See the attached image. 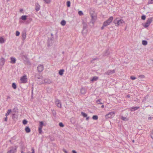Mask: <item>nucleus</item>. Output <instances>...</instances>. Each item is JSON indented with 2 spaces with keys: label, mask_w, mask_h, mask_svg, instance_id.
Masks as SVG:
<instances>
[{
  "label": "nucleus",
  "mask_w": 153,
  "mask_h": 153,
  "mask_svg": "<svg viewBox=\"0 0 153 153\" xmlns=\"http://www.w3.org/2000/svg\"><path fill=\"white\" fill-rule=\"evenodd\" d=\"M113 22L116 26L118 27L122 25L123 23H125V22L122 19H120L119 18H117L114 20Z\"/></svg>",
  "instance_id": "nucleus-1"
},
{
  "label": "nucleus",
  "mask_w": 153,
  "mask_h": 153,
  "mask_svg": "<svg viewBox=\"0 0 153 153\" xmlns=\"http://www.w3.org/2000/svg\"><path fill=\"white\" fill-rule=\"evenodd\" d=\"M153 18L151 17L149 18L146 20V22L143 25V26L145 28H146L149 27L150 24L153 21Z\"/></svg>",
  "instance_id": "nucleus-2"
},
{
  "label": "nucleus",
  "mask_w": 153,
  "mask_h": 153,
  "mask_svg": "<svg viewBox=\"0 0 153 153\" xmlns=\"http://www.w3.org/2000/svg\"><path fill=\"white\" fill-rule=\"evenodd\" d=\"M115 112L114 111H111L108 113L105 116L106 119L112 118L115 115Z\"/></svg>",
  "instance_id": "nucleus-3"
},
{
  "label": "nucleus",
  "mask_w": 153,
  "mask_h": 153,
  "mask_svg": "<svg viewBox=\"0 0 153 153\" xmlns=\"http://www.w3.org/2000/svg\"><path fill=\"white\" fill-rule=\"evenodd\" d=\"M113 19V17L112 16H111L109 17L108 20L105 21L103 23L105 25L104 26H107L109 25L110 23L112 22Z\"/></svg>",
  "instance_id": "nucleus-4"
},
{
  "label": "nucleus",
  "mask_w": 153,
  "mask_h": 153,
  "mask_svg": "<svg viewBox=\"0 0 153 153\" xmlns=\"http://www.w3.org/2000/svg\"><path fill=\"white\" fill-rule=\"evenodd\" d=\"M17 148L16 146L10 147L9 148V150L7 152V153H14L16 151Z\"/></svg>",
  "instance_id": "nucleus-5"
},
{
  "label": "nucleus",
  "mask_w": 153,
  "mask_h": 153,
  "mask_svg": "<svg viewBox=\"0 0 153 153\" xmlns=\"http://www.w3.org/2000/svg\"><path fill=\"white\" fill-rule=\"evenodd\" d=\"M115 73V70H109L105 72L104 74V75H109L114 74Z\"/></svg>",
  "instance_id": "nucleus-6"
},
{
  "label": "nucleus",
  "mask_w": 153,
  "mask_h": 153,
  "mask_svg": "<svg viewBox=\"0 0 153 153\" xmlns=\"http://www.w3.org/2000/svg\"><path fill=\"white\" fill-rule=\"evenodd\" d=\"M22 82L23 83H25L27 82V78L26 75L23 76L20 79Z\"/></svg>",
  "instance_id": "nucleus-7"
},
{
  "label": "nucleus",
  "mask_w": 153,
  "mask_h": 153,
  "mask_svg": "<svg viewBox=\"0 0 153 153\" xmlns=\"http://www.w3.org/2000/svg\"><path fill=\"white\" fill-rule=\"evenodd\" d=\"M43 69L44 66L43 65H40L38 66L37 70L39 72H41Z\"/></svg>",
  "instance_id": "nucleus-8"
},
{
  "label": "nucleus",
  "mask_w": 153,
  "mask_h": 153,
  "mask_svg": "<svg viewBox=\"0 0 153 153\" xmlns=\"http://www.w3.org/2000/svg\"><path fill=\"white\" fill-rule=\"evenodd\" d=\"M55 103L58 107L59 108L61 107V103L60 100L58 99H56L55 101Z\"/></svg>",
  "instance_id": "nucleus-9"
},
{
  "label": "nucleus",
  "mask_w": 153,
  "mask_h": 153,
  "mask_svg": "<svg viewBox=\"0 0 153 153\" xmlns=\"http://www.w3.org/2000/svg\"><path fill=\"white\" fill-rule=\"evenodd\" d=\"M87 27V25L86 24L84 23H83V30L82 31V33L83 34L84 33V31L85 30V33H87V30H86Z\"/></svg>",
  "instance_id": "nucleus-10"
},
{
  "label": "nucleus",
  "mask_w": 153,
  "mask_h": 153,
  "mask_svg": "<svg viewBox=\"0 0 153 153\" xmlns=\"http://www.w3.org/2000/svg\"><path fill=\"white\" fill-rule=\"evenodd\" d=\"M35 10L36 12L39 11L40 9V6L38 3L35 4Z\"/></svg>",
  "instance_id": "nucleus-11"
},
{
  "label": "nucleus",
  "mask_w": 153,
  "mask_h": 153,
  "mask_svg": "<svg viewBox=\"0 0 153 153\" xmlns=\"http://www.w3.org/2000/svg\"><path fill=\"white\" fill-rule=\"evenodd\" d=\"M139 108H140L139 107L137 106L133 107L132 108H129V109L131 111H134Z\"/></svg>",
  "instance_id": "nucleus-12"
},
{
  "label": "nucleus",
  "mask_w": 153,
  "mask_h": 153,
  "mask_svg": "<svg viewBox=\"0 0 153 153\" xmlns=\"http://www.w3.org/2000/svg\"><path fill=\"white\" fill-rule=\"evenodd\" d=\"M91 16V21L93 22H94V20L96 19V17L92 13H90Z\"/></svg>",
  "instance_id": "nucleus-13"
},
{
  "label": "nucleus",
  "mask_w": 153,
  "mask_h": 153,
  "mask_svg": "<svg viewBox=\"0 0 153 153\" xmlns=\"http://www.w3.org/2000/svg\"><path fill=\"white\" fill-rule=\"evenodd\" d=\"M5 62V59L3 57H2L0 59V65H1L3 66L4 65V62Z\"/></svg>",
  "instance_id": "nucleus-14"
},
{
  "label": "nucleus",
  "mask_w": 153,
  "mask_h": 153,
  "mask_svg": "<svg viewBox=\"0 0 153 153\" xmlns=\"http://www.w3.org/2000/svg\"><path fill=\"white\" fill-rule=\"evenodd\" d=\"M22 40H24L26 38V33L25 32H23L22 33Z\"/></svg>",
  "instance_id": "nucleus-15"
},
{
  "label": "nucleus",
  "mask_w": 153,
  "mask_h": 153,
  "mask_svg": "<svg viewBox=\"0 0 153 153\" xmlns=\"http://www.w3.org/2000/svg\"><path fill=\"white\" fill-rule=\"evenodd\" d=\"M80 92L82 94H85L86 93V91L85 88H81L80 90Z\"/></svg>",
  "instance_id": "nucleus-16"
},
{
  "label": "nucleus",
  "mask_w": 153,
  "mask_h": 153,
  "mask_svg": "<svg viewBox=\"0 0 153 153\" xmlns=\"http://www.w3.org/2000/svg\"><path fill=\"white\" fill-rule=\"evenodd\" d=\"M110 52L108 50H106L103 54V56H108Z\"/></svg>",
  "instance_id": "nucleus-17"
},
{
  "label": "nucleus",
  "mask_w": 153,
  "mask_h": 153,
  "mask_svg": "<svg viewBox=\"0 0 153 153\" xmlns=\"http://www.w3.org/2000/svg\"><path fill=\"white\" fill-rule=\"evenodd\" d=\"M10 59L11 60V63L13 64H14L16 63V59L15 58L13 57H11L10 58Z\"/></svg>",
  "instance_id": "nucleus-18"
},
{
  "label": "nucleus",
  "mask_w": 153,
  "mask_h": 153,
  "mask_svg": "<svg viewBox=\"0 0 153 153\" xmlns=\"http://www.w3.org/2000/svg\"><path fill=\"white\" fill-rule=\"evenodd\" d=\"M25 130L26 132L27 133L30 132L31 131L30 128L28 126H26L25 128Z\"/></svg>",
  "instance_id": "nucleus-19"
},
{
  "label": "nucleus",
  "mask_w": 153,
  "mask_h": 153,
  "mask_svg": "<svg viewBox=\"0 0 153 153\" xmlns=\"http://www.w3.org/2000/svg\"><path fill=\"white\" fill-rule=\"evenodd\" d=\"M27 16L26 15H23L21 17V19L22 20L25 21L27 19Z\"/></svg>",
  "instance_id": "nucleus-20"
},
{
  "label": "nucleus",
  "mask_w": 153,
  "mask_h": 153,
  "mask_svg": "<svg viewBox=\"0 0 153 153\" xmlns=\"http://www.w3.org/2000/svg\"><path fill=\"white\" fill-rule=\"evenodd\" d=\"M64 71V70L63 69L60 70L59 71V74L60 75L62 76L63 75Z\"/></svg>",
  "instance_id": "nucleus-21"
},
{
  "label": "nucleus",
  "mask_w": 153,
  "mask_h": 153,
  "mask_svg": "<svg viewBox=\"0 0 153 153\" xmlns=\"http://www.w3.org/2000/svg\"><path fill=\"white\" fill-rule=\"evenodd\" d=\"M42 76H40L39 74H37L35 76V78L36 79H42Z\"/></svg>",
  "instance_id": "nucleus-22"
},
{
  "label": "nucleus",
  "mask_w": 153,
  "mask_h": 153,
  "mask_svg": "<svg viewBox=\"0 0 153 153\" xmlns=\"http://www.w3.org/2000/svg\"><path fill=\"white\" fill-rule=\"evenodd\" d=\"M44 125V124L43 121H40L39 127L42 128Z\"/></svg>",
  "instance_id": "nucleus-23"
},
{
  "label": "nucleus",
  "mask_w": 153,
  "mask_h": 153,
  "mask_svg": "<svg viewBox=\"0 0 153 153\" xmlns=\"http://www.w3.org/2000/svg\"><path fill=\"white\" fill-rule=\"evenodd\" d=\"M98 79V77L94 76L93 77V78H92V79L91 80V81L92 82L96 81Z\"/></svg>",
  "instance_id": "nucleus-24"
},
{
  "label": "nucleus",
  "mask_w": 153,
  "mask_h": 153,
  "mask_svg": "<svg viewBox=\"0 0 153 153\" xmlns=\"http://www.w3.org/2000/svg\"><path fill=\"white\" fill-rule=\"evenodd\" d=\"M11 109H9L7 110V112L5 114V116L6 117H7L8 115H9L10 113L11 112Z\"/></svg>",
  "instance_id": "nucleus-25"
},
{
  "label": "nucleus",
  "mask_w": 153,
  "mask_h": 153,
  "mask_svg": "<svg viewBox=\"0 0 153 153\" xmlns=\"http://www.w3.org/2000/svg\"><path fill=\"white\" fill-rule=\"evenodd\" d=\"M4 39L2 37H0V43H4Z\"/></svg>",
  "instance_id": "nucleus-26"
},
{
  "label": "nucleus",
  "mask_w": 153,
  "mask_h": 153,
  "mask_svg": "<svg viewBox=\"0 0 153 153\" xmlns=\"http://www.w3.org/2000/svg\"><path fill=\"white\" fill-rule=\"evenodd\" d=\"M92 118L94 120H97L98 119V117L97 115H93L92 117Z\"/></svg>",
  "instance_id": "nucleus-27"
},
{
  "label": "nucleus",
  "mask_w": 153,
  "mask_h": 153,
  "mask_svg": "<svg viewBox=\"0 0 153 153\" xmlns=\"http://www.w3.org/2000/svg\"><path fill=\"white\" fill-rule=\"evenodd\" d=\"M66 22L64 20H62L61 22V25L62 26H64L66 24Z\"/></svg>",
  "instance_id": "nucleus-28"
},
{
  "label": "nucleus",
  "mask_w": 153,
  "mask_h": 153,
  "mask_svg": "<svg viewBox=\"0 0 153 153\" xmlns=\"http://www.w3.org/2000/svg\"><path fill=\"white\" fill-rule=\"evenodd\" d=\"M142 44L144 45H146L147 44V42L146 40H143L142 42Z\"/></svg>",
  "instance_id": "nucleus-29"
},
{
  "label": "nucleus",
  "mask_w": 153,
  "mask_h": 153,
  "mask_svg": "<svg viewBox=\"0 0 153 153\" xmlns=\"http://www.w3.org/2000/svg\"><path fill=\"white\" fill-rule=\"evenodd\" d=\"M13 112H18V110L17 107L14 108L13 109Z\"/></svg>",
  "instance_id": "nucleus-30"
},
{
  "label": "nucleus",
  "mask_w": 153,
  "mask_h": 153,
  "mask_svg": "<svg viewBox=\"0 0 153 153\" xmlns=\"http://www.w3.org/2000/svg\"><path fill=\"white\" fill-rule=\"evenodd\" d=\"M12 87L14 89H16V85L15 83H13L12 84Z\"/></svg>",
  "instance_id": "nucleus-31"
},
{
  "label": "nucleus",
  "mask_w": 153,
  "mask_h": 153,
  "mask_svg": "<svg viewBox=\"0 0 153 153\" xmlns=\"http://www.w3.org/2000/svg\"><path fill=\"white\" fill-rule=\"evenodd\" d=\"M45 83H47L48 84H50L51 82V81L50 79H46L45 81Z\"/></svg>",
  "instance_id": "nucleus-32"
},
{
  "label": "nucleus",
  "mask_w": 153,
  "mask_h": 153,
  "mask_svg": "<svg viewBox=\"0 0 153 153\" xmlns=\"http://www.w3.org/2000/svg\"><path fill=\"white\" fill-rule=\"evenodd\" d=\"M81 114L84 117H87V114L83 112H81Z\"/></svg>",
  "instance_id": "nucleus-33"
},
{
  "label": "nucleus",
  "mask_w": 153,
  "mask_h": 153,
  "mask_svg": "<svg viewBox=\"0 0 153 153\" xmlns=\"http://www.w3.org/2000/svg\"><path fill=\"white\" fill-rule=\"evenodd\" d=\"M67 7H69L71 6V2L70 1H68L67 2Z\"/></svg>",
  "instance_id": "nucleus-34"
},
{
  "label": "nucleus",
  "mask_w": 153,
  "mask_h": 153,
  "mask_svg": "<svg viewBox=\"0 0 153 153\" xmlns=\"http://www.w3.org/2000/svg\"><path fill=\"white\" fill-rule=\"evenodd\" d=\"M27 121L25 119L24 120L22 121V123L24 125H26L27 124Z\"/></svg>",
  "instance_id": "nucleus-35"
},
{
  "label": "nucleus",
  "mask_w": 153,
  "mask_h": 153,
  "mask_svg": "<svg viewBox=\"0 0 153 153\" xmlns=\"http://www.w3.org/2000/svg\"><path fill=\"white\" fill-rule=\"evenodd\" d=\"M42 128H40V127H39V128H38L39 133L40 134H41V133L42 132Z\"/></svg>",
  "instance_id": "nucleus-36"
},
{
  "label": "nucleus",
  "mask_w": 153,
  "mask_h": 153,
  "mask_svg": "<svg viewBox=\"0 0 153 153\" xmlns=\"http://www.w3.org/2000/svg\"><path fill=\"white\" fill-rule=\"evenodd\" d=\"M32 20V19L31 18H29L28 19L27 22V23H30L31 21Z\"/></svg>",
  "instance_id": "nucleus-37"
},
{
  "label": "nucleus",
  "mask_w": 153,
  "mask_h": 153,
  "mask_svg": "<svg viewBox=\"0 0 153 153\" xmlns=\"http://www.w3.org/2000/svg\"><path fill=\"white\" fill-rule=\"evenodd\" d=\"M101 99H100L97 100V102L98 104H102V103L101 102H100L101 101Z\"/></svg>",
  "instance_id": "nucleus-38"
},
{
  "label": "nucleus",
  "mask_w": 153,
  "mask_h": 153,
  "mask_svg": "<svg viewBox=\"0 0 153 153\" xmlns=\"http://www.w3.org/2000/svg\"><path fill=\"white\" fill-rule=\"evenodd\" d=\"M78 14L80 16H82L83 15V14L82 11H79L78 12Z\"/></svg>",
  "instance_id": "nucleus-39"
},
{
  "label": "nucleus",
  "mask_w": 153,
  "mask_h": 153,
  "mask_svg": "<svg viewBox=\"0 0 153 153\" xmlns=\"http://www.w3.org/2000/svg\"><path fill=\"white\" fill-rule=\"evenodd\" d=\"M59 126L62 127H63L64 126L63 124L61 122L59 123Z\"/></svg>",
  "instance_id": "nucleus-40"
},
{
  "label": "nucleus",
  "mask_w": 153,
  "mask_h": 153,
  "mask_svg": "<svg viewBox=\"0 0 153 153\" xmlns=\"http://www.w3.org/2000/svg\"><path fill=\"white\" fill-rule=\"evenodd\" d=\"M141 19L143 20H144L146 18V16L144 15H143L141 17Z\"/></svg>",
  "instance_id": "nucleus-41"
},
{
  "label": "nucleus",
  "mask_w": 153,
  "mask_h": 153,
  "mask_svg": "<svg viewBox=\"0 0 153 153\" xmlns=\"http://www.w3.org/2000/svg\"><path fill=\"white\" fill-rule=\"evenodd\" d=\"M45 1V3H46L47 4H49L51 2V0H44Z\"/></svg>",
  "instance_id": "nucleus-42"
},
{
  "label": "nucleus",
  "mask_w": 153,
  "mask_h": 153,
  "mask_svg": "<svg viewBox=\"0 0 153 153\" xmlns=\"http://www.w3.org/2000/svg\"><path fill=\"white\" fill-rule=\"evenodd\" d=\"M153 3V0H149L148 2V4H150Z\"/></svg>",
  "instance_id": "nucleus-43"
},
{
  "label": "nucleus",
  "mask_w": 153,
  "mask_h": 153,
  "mask_svg": "<svg viewBox=\"0 0 153 153\" xmlns=\"http://www.w3.org/2000/svg\"><path fill=\"white\" fill-rule=\"evenodd\" d=\"M20 33L19 31H16V36H19Z\"/></svg>",
  "instance_id": "nucleus-44"
},
{
  "label": "nucleus",
  "mask_w": 153,
  "mask_h": 153,
  "mask_svg": "<svg viewBox=\"0 0 153 153\" xmlns=\"http://www.w3.org/2000/svg\"><path fill=\"white\" fill-rule=\"evenodd\" d=\"M130 79L132 80H134L136 79V77L133 76H131L130 77Z\"/></svg>",
  "instance_id": "nucleus-45"
},
{
  "label": "nucleus",
  "mask_w": 153,
  "mask_h": 153,
  "mask_svg": "<svg viewBox=\"0 0 153 153\" xmlns=\"http://www.w3.org/2000/svg\"><path fill=\"white\" fill-rule=\"evenodd\" d=\"M145 77V76L143 75H140L139 76V77L140 78H144Z\"/></svg>",
  "instance_id": "nucleus-46"
},
{
  "label": "nucleus",
  "mask_w": 153,
  "mask_h": 153,
  "mask_svg": "<svg viewBox=\"0 0 153 153\" xmlns=\"http://www.w3.org/2000/svg\"><path fill=\"white\" fill-rule=\"evenodd\" d=\"M31 150L32 151V152H29L27 153H35L34 150V149L33 148H32Z\"/></svg>",
  "instance_id": "nucleus-47"
},
{
  "label": "nucleus",
  "mask_w": 153,
  "mask_h": 153,
  "mask_svg": "<svg viewBox=\"0 0 153 153\" xmlns=\"http://www.w3.org/2000/svg\"><path fill=\"white\" fill-rule=\"evenodd\" d=\"M121 119L123 120H124V121L126 120L127 119V118H126V117H123V116H122Z\"/></svg>",
  "instance_id": "nucleus-48"
},
{
  "label": "nucleus",
  "mask_w": 153,
  "mask_h": 153,
  "mask_svg": "<svg viewBox=\"0 0 153 153\" xmlns=\"http://www.w3.org/2000/svg\"><path fill=\"white\" fill-rule=\"evenodd\" d=\"M151 137L153 139V130H152L151 133Z\"/></svg>",
  "instance_id": "nucleus-49"
},
{
  "label": "nucleus",
  "mask_w": 153,
  "mask_h": 153,
  "mask_svg": "<svg viewBox=\"0 0 153 153\" xmlns=\"http://www.w3.org/2000/svg\"><path fill=\"white\" fill-rule=\"evenodd\" d=\"M104 25H105V24H104L103 23V25L101 27V29L102 30L104 29V27H106V26H104Z\"/></svg>",
  "instance_id": "nucleus-50"
},
{
  "label": "nucleus",
  "mask_w": 153,
  "mask_h": 153,
  "mask_svg": "<svg viewBox=\"0 0 153 153\" xmlns=\"http://www.w3.org/2000/svg\"><path fill=\"white\" fill-rule=\"evenodd\" d=\"M16 114H12V118L13 119H14L15 118V116Z\"/></svg>",
  "instance_id": "nucleus-51"
},
{
  "label": "nucleus",
  "mask_w": 153,
  "mask_h": 153,
  "mask_svg": "<svg viewBox=\"0 0 153 153\" xmlns=\"http://www.w3.org/2000/svg\"><path fill=\"white\" fill-rule=\"evenodd\" d=\"M23 57L25 58L26 60L28 58L27 57V56L25 55H23Z\"/></svg>",
  "instance_id": "nucleus-52"
},
{
  "label": "nucleus",
  "mask_w": 153,
  "mask_h": 153,
  "mask_svg": "<svg viewBox=\"0 0 153 153\" xmlns=\"http://www.w3.org/2000/svg\"><path fill=\"white\" fill-rule=\"evenodd\" d=\"M26 62L27 64H30V62L29 61V59H26Z\"/></svg>",
  "instance_id": "nucleus-53"
},
{
  "label": "nucleus",
  "mask_w": 153,
  "mask_h": 153,
  "mask_svg": "<svg viewBox=\"0 0 153 153\" xmlns=\"http://www.w3.org/2000/svg\"><path fill=\"white\" fill-rule=\"evenodd\" d=\"M53 116H55L56 115V113L55 111H53Z\"/></svg>",
  "instance_id": "nucleus-54"
},
{
  "label": "nucleus",
  "mask_w": 153,
  "mask_h": 153,
  "mask_svg": "<svg viewBox=\"0 0 153 153\" xmlns=\"http://www.w3.org/2000/svg\"><path fill=\"white\" fill-rule=\"evenodd\" d=\"M72 153H77L76 151L75 150H73L72 151Z\"/></svg>",
  "instance_id": "nucleus-55"
},
{
  "label": "nucleus",
  "mask_w": 153,
  "mask_h": 153,
  "mask_svg": "<svg viewBox=\"0 0 153 153\" xmlns=\"http://www.w3.org/2000/svg\"><path fill=\"white\" fill-rule=\"evenodd\" d=\"M63 151L65 153H68L67 152L65 149H63Z\"/></svg>",
  "instance_id": "nucleus-56"
},
{
  "label": "nucleus",
  "mask_w": 153,
  "mask_h": 153,
  "mask_svg": "<svg viewBox=\"0 0 153 153\" xmlns=\"http://www.w3.org/2000/svg\"><path fill=\"white\" fill-rule=\"evenodd\" d=\"M7 117H6L4 118V121H7Z\"/></svg>",
  "instance_id": "nucleus-57"
},
{
  "label": "nucleus",
  "mask_w": 153,
  "mask_h": 153,
  "mask_svg": "<svg viewBox=\"0 0 153 153\" xmlns=\"http://www.w3.org/2000/svg\"><path fill=\"white\" fill-rule=\"evenodd\" d=\"M152 118V117H149L148 118V119L149 120H151Z\"/></svg>",
  "instance_id": "nucleus-58"
},
{
  "label": "nucleus",
  "mask_w": 153,
  "mask_h": 153,
  "mask_svg": "<svg viewBox=\"0 0 153 153\" xmlns=\"http://www.w3.org/2000/svg\"><path fill=\"white\" fill-rule=\"evenodd\" d=\"M126 97L127 98H129V97H130V95H127V96H126Z\"/></svg>",
  "instance_id": "nucleus-59"
},
{
  "label": "nucleus",
  "mask_w": 153,
  "mask_h": 153,
  "mask_svg": "<svg viewBox=\"0 0 153 153\" xmlns=\"http://www.w3.org/2000/svg\"><path fill=\"white\" fill-rule=\"evenodd\" d=\"M23 11V10L22 9H20V12H22Z\"/></svg>",
  "instance_id": "nucleus-60"
},
{
  "label": "nucleus",
  "mask_w": 153,
  "mask_h": 153,
  "mask_svg": "<svg viewBox=\"0 0 153 153\" xmlns=\"http://www.w3.org/2000/svg\"><path fill=\"white\" fill-rule=\"evenodd\" d=\"M86 117V120H88L89 119V117Z\"/></svg>",
  "instance_id": "nucleus-61"
},
{
  "label": "nucleus",
  "mask_w": 153,
  "mask_h": 153,
  "mask_svg": "<svg viewBox=\"0 0 153 153\" xmlns=\"http://www.w3.org/2000/svg\"><path fill=\"white\" fill-rule=\"evenodd\" d=\"M10 96H7V100L8 99H10Z\"/></svg>",
  "instance_id": "nucleus-62"
},
{
  "label": "nucleus",
  "mask_w": 153,
  "mask_h": 153,
  "mask_svg": "<svg viewBox=\"0 0 153 153\" xmlns=\"http://www.w3.org/2000/svg\"><path fill=\"white\" fill-rule=\"evenodd\" d=\"M104 107V106L103 105H102L101 106V108H103Z\"/></svg>",
  "instance_id": "nucleus-63"
},
{
  "label": "nucleus",
  "mask_w": 153,
  "mask_h": 153,
  "mask_svg": "<svg viewBox=\"0 0 153 153\" xmlns=\"http://www.w3.org/2000/svg\"><path fill=\"white\" fill-rule=\"evenodd\" d=\"M21 153H25L23 151H22L21 152Z\"/></svg>",
  "instance_id": "nucleus-64"
}]
</instances>
